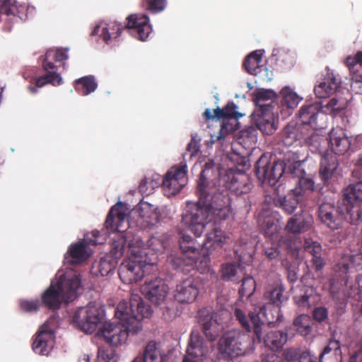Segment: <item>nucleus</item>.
<instances>
[{
    "label": "nucleus",
    "mask_w": 362,
    "mask_h": 362,
    "mask_svg": "<svg viewBox=\"0 0 362 362\" xmlns=\"http://www.w3.org/2000/svg\"><path fill=\"white\" fill-rule=\"evenodd\" d=\"M151 314V306L146 305L139 295L132 293L129 303L121 301L116 308L115 315L119 322H105L97 335L110 346H118L126 343L129 334L141 331V320L150 317Z\"/></svg>",
    "instance_id": "1"
},
{
    "label": "nucleus",
    "mask_w": 362,
    "mask_h": 362,
    "mask_svg": "<svg viewBox=\"0 0 362 362\" xmlns=\"http://www.w3.org/2000/svg\"><path fill=\"white\" fill-rule=\"evenodd\" d=\"M284 287L281 284L269 286L264 293V299L267 303L274 306L273 310H269L265 305L258 310L250 312L248 316L240 308H235L234 315L241 327L247 332L252 330L250 322L252 325L253 332L259 342L262 340V326L270 325L281 320L282 315L280 313V307L282 303L287 300L284 295Z\"/></svg>",
    "instance_id": "2"
},
{
    "label": "nucleus",
    "mask_w": 362,
    "mask_h": 362,
    "mask_svg": "<svg viewBox=\"0 0 362 362\" xmlns=\"http://www.w3.org/2000/svg\"><path fill=\"white\" fill-rule=\"evenodd\" d=\"M127 20L125 27H123L121 23H117L104 27L96 25L91 35H99L106 43H108L112 38L116 39L119 37L122 30L127 28L132 35L141 41L148 38L151 33V27L147 15L134 14L129 16Z\"/></svg>",
    "instance_id": "3"
},
{
    "label": "nucleus",
    "mask_w": 362,
    "mask_h": 362,
    "mask_svg": "<svg viewBox=\"0 0 362 362\" xmlns=\"http://www.w3.org/2000/svg\"><path fill=\"white\" fill-rule=\"evenodd\" d=\"M81 286V279L77 275L70 278L60 277L42 294L41 303L49 310H58L62 302L68 303L73 301L77 296V290Z\"/></svg>",
    "instance_id": "4"
},
{
    "label": "nucleus",
    "mask_w": 362,
    "mask_h": 362,
    "mask_svg": "<svg viewBox=\"0 0 362 362\" xmlns=\"http://www.w3.org/2000/svg\"><path fill=\"white\" fill-rule=\"evenodd\" d=\"M301 162L296 160L291 164H285L281 161L271 163L269 157L262 155L255 165V173L258 180L262 183L274 186L286 170L291 174H296L300 170Z\"/></svg>",
    "instance_id": "5"
},
{
    "label": "nucleus",
    "mask_w": 362,
    "mask_h": 362,
    "mask_svg": "<svg viewBox=\"0 0 362 362\" xmlns=\"http://www.w3.org/2000/svg\"><path fill=\"white\" fill-rule=\"evenodd\" d=\"M198 202L182 215L183 224L197 237H200L211 222L206 206V194L197 193Z\"/></svg>",
    "instance_id": "6"
},
{
    "label": "nucleus",
    "mask_w": 362,
    "mask_h": 362,
    "mask_svg": "<svg viewBox=\"0 0 362 362\" xmlns=\"http://www.w3.org/2000/svg\"><path fill=\"white\" fill-rule=\"evenodd\" d=\"M206 204L209 210L210 221L217 226L228 220L233 211L230 198L228 193L216 189L215 192L206 193Z\"/></svg>",
    "instance_id": "7"
},
{
    "label": "nucleus",
    "mask_w": 362,
    "mask_h": 362,
    "mask_svg": "<svg viewBox=\"0 0 362 362\" xmlns=\"http://www.w3.org/2000/svg\"><path fill=\"white\" fill-rule=\"evenodd\" d=\"M341 202L349 222L357 224L362 219V181L349 184L343 189Z\"/></svg>",
    "instance_id": "8"
},
{
    "label": "nucleus",
    "mask_w": 362,
    "mask_h": 362,
    "mask_svg": "<svg viewBox=\"0 0 362 362\" xmlns=\"http://www.w3.org/2000/svg\"><path fill=\"white\" fill-rule=\"evenodd\" d=\"M251 341L248 334L238 330L226 332L220 339L218 346L220 351L233 358L244 355L248 350Z\"/></svg>",
    "instance_id": "9"
},
{
    "label": "nucleus",
    "mask_w": 362,
    "mask_h": 362,
    "mask_svg": "<svg viewBox=\"0 0 362 362\" xmlns=\"http://www.w3.org/2000/svg\"><path fill=\"white\" fill-rule=\"evenodd\" d=\"M224 315H228V313L227 312H214L209 308H203L198 311V322L209 341H215L223 332Z\"/></svg>",
    "instance_id": "10"
},
{
    "label": "nucleus",
    "mask_w": 362,
    "mask_h": 362,
    "mask_svg": "<svg viewBox=\"0 0 362 362\" xmlns=\"http://www.w3.org/2000/svg\"><path fill=\"white\" fill-rule=\"evenodd\" d=\"M104 317V310L95 303L78 309L72 317L73 323L86 333H93Z\"/></svg>",
    "instance_id": "11"
},
{
    "label": "nucleus",
    "mask_w": 362,
    "mask_h": 362,
    "mask_svg": "<svg viewBox=\"0 0 362 362\" xmlns=\"http://www.w3.org/2000/svg\"><path fill=\"white\" fill-rule=\"evenodd\" d=\"M321 103H315L300 107L298 112L300 124L305 129H321L326 127L327 116L322 110Z\"/></svg>",
    "instance_id": "12"
},
{
    "label": "nucleus",
    "mask_w": 362,
    "mask_h": 362,
    "mask_svg": "<svg viewBox=\"0 0 362 362\" xmlns=\"http://www.w3.org/2000/svg\"><path fill=\"white\" fill-rule=\"evenodd\" d=\"M187 166L183 161L173 166L162 178V186L168 196L175 195L187 182Z\"/></svg>",
    "instance_id": "13"
},
{
    "label": "nucleus",
    "mask_w": 362,
    "mask_h": 362,
    "mask_svg": "<svg viewBox=\"0 0 362 362\" xmlns=\"http://www.w3.org/2000/svg\"><path fill=\"white\" fill-rule=\"evenodd\" d=\"M236 109L237 106L233 101L228 102L222 109L216 108L217 119H223L220 132L216 137L217 141L223 139L227 134L236 130L237 119L243 116Z\"/></svg>",
    "instance_id": "14"
},
{
    "label": "nucleus",
    "mask_w": 362,
    "mask_h": 362,
    "mask_svg": "<svg viewBox=\"0 0 362 362\" xmlns=\"http://www.w3.org/2000/svg\"><path fill=\"white\" fill-rule=\"evenodd\" d=\"M318 217L332 230L337 229L344 218L349 221V216L346 215L342 202L337 207L329 202L322 203L318 209Z\"/></svg>",
    "instance_id": "15"
},
{
    "label": "nucleus",
    "mask_w": 362,
    "mask_h": 362,
    "mask_svg": "<svg viewBox=\"0 0 362 362\" xmlns=\"http://www.w3.org/2000/svg\"><path fill=\"white\" fill-rule=\"evenodd\" d=\"M146 264L137 257L122 262L119 268L120 279L125 284H133L140 281L144 276Z\"/></svg>",
    "instance_id": "16"
},
{
    "label": "nucleus",
    "mask_w": 362,
    "mask_h": 362,
    "mask_svg": "<svg viewBox=\"0 0 362 362\" xmlns=\"http://www.w3.org/2000/svg\"><path fill=\"white\" fill-rule=\"evenodd\" d=\"M169 288L161 279L156 278L151 281H146L141 287V292L152 303L159 305L166 299Z\"/></svg>",
    "instance_id": "17"
},
{
    "label": "nucleus",
    "mask_w": 362,
    "mask_h": 362,
    "mask_svg": "<svg viewBox=\"0 0 362 362\" xmlns=\"http://www.w3.org/2000/svg\"><path fill=\"white\" fill-rule=\"evenodd\" d=\"M223 180L226 187L237 195L246 194L251 189L252 183L247 175L245 173L230 169L226 172Z\"/></svg>",
    "instance_id": "18"
},
{
    "label": "nucleus",
    "mask_w": 362,
    "mask_h": 362,
    "mask_svg": "<svg viewBox=\"0 0 362 362\" xmlns=\"http://www.w3.org/2000/svg\"><path fill=\"white\" fill-rule=\"evenodd\" d=\"M252 123L263 134H272L277 129L276 118L274 116L273 110L255 109L252 115Z\"/></svg>",
    "instance_id": "19"
},
{
    "label": "nucleus",
    "mask_w": 362,
    "mask_h": 362,
    "mask_svg": "<svg viewBox=\"0 0 362 362\" xmlns=\"http://www.w3.org/2000/svg\"><path fill=\"white\" fill-rule=\"evenodd\" d=\"M54 344V332L47 329L46 325H43L35 335L32 348L35 353L47 356L52 349Z\"/></svg>",
    "instance_id": "20"
},
{
    "label": "nucleus",
    "mask_w": 362,
    "mask_h": 362,
    "mask_svg": "<svg viewBox=\"0 0 362 362\" xmlns=\"http://www.w3.org/2000/svg\"><path fill=\"white\" fill-rule=\"evenodd\" d=\"M198 294V283L192 278H187L177 284L174 298L180 303H191L195 300Z\"/></svg>",
    "instance_id": "21"
},
{
    "label": "nucleus",
    "mask_w": 362,
    "mask_h": 362,
    "mask_svg": "<svg viewBox=\"0 0 362 362\" xmlns=\"http://www.w3.org/2000/svg\"><path fill=\"white\" fill-rule=\"evenodd\" d=\"M209 351L203 338L199 334L192 333L187 349V356L182 362H199Z\"/></svg>",
    "instance_id": "22"
},
{
    "label": "nucleus",
    "mask_w": 362,
    "mask_h": 362,
    "mask_svg": "<svg viewBox=\"0 0 362 362\" xmlns=\"http://www.w3.org/2000/svg\"><path fill=\"white\" fill-rule=\"evenodd\" d=\"M126 219L127 214L122 209V204L119 202L110 210L105 222V228L111 232L122 233L125 230L123 224Z\"/></svg>",
    "instance_id": "23"
},
{
    "label": "nucleus",
    "mask_w": 362,
    "mask_h": 362,
    "mask_svg": "<svg viewBox=\"0 0 362 362\" xmlns=\"http://www.w3.org/2000/svg\"><path fill=\"white\" fill-rule=\"evenodd\" d=\"M346 65L351 74V88L356 93H362V74L358 67L362 68V52H358L354 57L346 59Z\"/></svg>",
    "instance_id": "24"
},
{
    "label": "nucleus",
    "mask_w": 362,
    "mask_h": 362,
    "mask_svg": "<svg viewBox=\"0 0 362 362\" xmlns=\"http://www.w3.org/2000/svg\"><path fill=\"white\" fill-rule=\"evenodd\" d=\"M228 237L226 232L218 226H214L211 231L206 235L203 243V250L206 252L212 253L215 250L221 249L227 243Z\"/></svg>",
    "instance_id": "25"
},
{
    "label": "nucleus",
    "mask_w": 362,
    "mask_h": 362,
    "mask_svg": "<svg viewBox=\"0 0 362 362\" xmlns=\"http://www.w3.org/2000/svg\"><path fill=\"white\" fill-rule=\"evenodd\" d=\"M303 247L305 251L311 256L310 262L312 269L315 272L322 271L326 262L320 243L311 239H305Z\"/></svg>",
    "instance_id": "26"
},
{
    "label": "nucleus",
    "mask_w": 362,
    "mask_h": 362,
    "mask_svg": "<svg viewBox=\"0 0 362 362\" xmlns=\"http://www.w3.org/2000/svg\"><path fill=\"white\" fill-rule=\"evenodd\" d=\"M328 144L332 151L338 155H344L350 148L351 143L342 129H333L329 134Z\"/></svg>",
    "instance_id": "27"
},
{
    "label": "nucleus",
    "mask_w": 362,
    "mask_h": 362,
    "mask_svg": "<svg viewBox=\"0 0 362 362\" xmlns=\"http://www.w3.org/2000/svg\"><path fill=\"white\" fill-rule=\"evenodd\" d=\"M304 129L300 124L295 122H289L281 133L283 144L286 146H291L297 141L303 139L306 134Z\"/></svg>",
    "instance_id": "28"
},
{
    "label": "nucleus",
    "mask_w": 362,
    "mask_h": 362,
    "mask_svg": "<svg viewBox=\"0 0 362 362\" xmlns=\"http://www.w3.org/2000/svg\"><path fill=\"white\" fill-rule=\"evenodd\" d=\"M338 160L333 155H324L320 161V177L325 185L327 184L336 174Z\"/></svg>",
    "instance_id": "29"
},
{
    "label": "nucleus",
    "mask_w": 362,
    "mask_h": 362,
    "mask_svg": "<svg viewBox=\"0 0 362 362\" xmlns=\"http://www.w3.org/2000/svg\"><path fill=\"white\" fill-rule=\"evenodd\" d=\"M312 223V218L303 213L297 214L288 220L286 229L293 234H299L309 230Z\"/></svg>",
    "instance_id": "30"
},
{
    "label": "nucleus",
    "mask_w": 362,
    "mask_h": 362,
    "mask_svg": "<svg viewBox=\"0 0 362 362\" xmlns=\"http://www.w3.org/2000/svg\"><path fill=\"white\" fill-rule=\"evenodd\" d=\"M68 49L64 48H52L48 49L42 60V67L44 71L53 70L57 68L53 62H65L68 59Z\"/></svg>",
    "instance_id": "31"
},
{
    "label": "nucleus",
    "mask_w": 362,
    "mask_h": 362,
    "mask_svg": "<svg viewBox=\"0 0 362 362\" xmlns=\"http://www.w3.org/2000/svg\"><path fill=\"white\" fill-rule=\"evenodd\" d=\"M214 165L215 163L212 160L204 164V166L200 173L199 179L197 182L196 193H201V194H203L209 192H213L218 189L214 184H211L209 181L210 173H213Z\"/></svg>",
    "instance_id": "32"
},
{
    "label": "nucleus",
    "mask_w": 362,
    "mask_h": 362,
    "mask_svg": "<svg viewBox=\"0 0 362 362\" xmlns=\"http://www.w3.org/2000/svg\"><path fill=\"white\" fill-rule=\"evenodd\" d=\"M138 221L143 227L147 228L156 225L160 221V214L151 205L144 203L138 209Z\"/></svg>",
    "instance_id": "33"
},
{
    "label": "nucleus",
    "mask_w": 362,
    "mask_h": 362,
    "mask_svg": "<svg viewBox=\"0 0 362 362\" xmlns=\"http://www.w3.org/2000/svg\"><path fill=\"white\" fill-rule=\"evenodd\" d=\"M89 257L87 245L85 241H79L71 245L65 256L67 262L76 264L86 260Z\"/></svg>",
    "instance_id": "34"
},
{
    "label": "nucleus",
    "mask_w": 362,
    "mask_h": 362,
    "mask_svg": "<svg viewBox=\"0 0 362 362\" xmlns=\"http://www.w3.org/2000/svg\"><path fill=\"white\" fill-rule=\"evenodd\" d=\"M258 225L266 237L273 238L281 229L279 220L272 215H259Z\"/></svg>",
    "instance_id": "35"
},
{
    "label": "nucleus",
    "mask_w": 362,
    "mask_h": 362,
    "mask_svg": "<svg viewBox=\"0 0 362 362\" xmlns=\"http://www.w3.org/2000/svg\"><path fill=\"white\" fill-rule=\"evenodd\" d=\"M197 255L198 254H180L172 257L170 262L175 269H180L183 273H189L195 269Z\"/></svg>",
    "instance_id": "36"
},
{
    "label": "nucleus",
    "mask_w": 362,
    "mask_h": 362,
    "mask_svg": "<svg viewBox=\"0 0 362 362\" xmlns=\"http://www.w3.org/2000/svg\"><path fill=\"white\" fill-rule=\"evenodd\" d=\"M339 86L340 82L337 81L336 78L329 76L317 85L314 88V91L317 98H326L337 92Z\"/></svg>",
    "instance_id": "37"
},
{
    "label": "nucleus",
    "mask_w": 362,
    "mask_h": 362,
    "mask_svg": "<svg viewBox=\"0 0 362 362\" xmlns=\"http://www.w3.org/2000/svg\"><path fill=\"white\" fill-rule=\"evenodd\" d=\"M287 338L286 332L280 330L271 331L264 338V343L271 350L279 351L286 342Z\"/></svg>",
    "instance_id": "38"
},
{
    "label": "nucleus",
    "mask_w": 362,
    "mask_h": 362,
    "mask_svg": "<svg viewBox=\"0 0 362 362\" xmlns=\"http://www.w3.org/2000/svg\"><path fill=\"white\" fill-rule=\"evenodd\" d=\"M97 87L98 83L93 76H86L74 81V88L81 95H88L94 92Z\"/></svg>",
    "instance_id": "39"
},
{
    "label": "nucleus",
    "mask_w": 362,
    "mask_h": 362,
    "mask_svg": "<svg viewBox=\"0 0 362 362\" xmlns=\"http://www.w3.org/2000/svg\"><path fill=\"white\" fill-rule=\"evenodd\" d=\"M302 199L296 194L293 191L287 194L283 198H279L275 201L276 205L279 206L288 214L295 211Z\"/></svg>",
    "instance_id": "40"
},
{
    "label": "nucleus",
    "mask_w": 362,
    "mask_h": 362,
    "mask_svg": "<svg viewBox=\"0 0 362 362\" xmlns=\"http://www.w3.org/2000/svg\"><path fill=\"white\" fill-rule=\"evenodd\" d=\"M276 96V93L272 90L262 89L257 91L254 95L256 109L266 110V107H268L269 110H273L272 103Z\"/></svg>",
    "instance_id": "41"
},
{
    "label": "nucleus",
    "mask_w": 362,
    "mask_h": 362,
    "mask_svg": "<svg viewBox=\"0 0 362 362\" xmlns=\"http://www.w3.org/2000/svg\"><path fill=\"white\" fill-rule=\"evenodd\" d=\"M300 243L296 238H293L289 235L281 237L279 241V247L281 251H284L293 258H297L299 255V248Z\"/></svg>",
    "instance_id": "42"
},
{
    "label": "nucleus",
    "mask_w": 362,
    "mask_h": 362,
    "mask_svg": "<svg viewBox=\"0 0 362 362\" xmlns=\"http://www.w3.org/2000/svg\"><path fill=\"white\" fill-rule=\"evenodd\" d=\"M140 359L144 362H164V356L161 354L157 343L151 341L145 347L142 359Z\"/></svg>",
    "instance_id": "43"
},
{
    "label": "nucleus",
    "mask_w": 362,
    "mask_h": 362,
    "mask_svg": "<svg viewBox=\"0 0 362 362\" xmlns=\"http://www.w3.org/2000/svg\"><path fill=\"white\" fill-rule=\"evenodd\" d=\"M162 183V177L158 174H153L151 177H145L141 180L139 186V192L145 196H148L153 190Z\"/></svg>",
    "instance_id": "44"
},
{
    "label": "nucleus",
    "mask_w": 362,
    "mask_h": 362,
    "mask_svg": "<svg viewBox=\"0 0 362 362\" xmlns=\"http://www.w3.org/2000/svg\"><path fill=\"white\" fill-rule=\"evenodd\" d=\"M313 324L311 317L305 314L298 315L293 320V325L297 332L304 337L311 333Z\"/></svg>",
    "instance_id": "45"
},
{
    "label": "nucleus",
    "mask_w": 362,
    "mask_h": 362,
    "mask_svg": "<svg viewBox=\"0 0 362 362\" xmlns=\"http://www.w3.org/2000/svg\"><path fill=\"white\" fill-rule=\"evenodd\" d=\"M262 54L259 50L254 51L247 56L243 64V66L247 72L251 74H257V69L262 61Z\"/></svg>",
    "instance_id": "46"
},
{
    "label": "nucleus",
    "mask_w": 362,
    "mask_h": 362,
    "mask_svg": "<svg viewBox=\"0 0 362 362\" xmlns=\"http://www.w3.org/2000/svg\"><path fill=\"white\" fill-rule=\"evenodd\" d=\"M46 74L38 77L36 80V86L41 88L46 84L50 83L53 86H59L62 83V78L59 74L53 70L45 71Z\"/></svg>",
    "instance_id": "47"
},
{
    "label": "nucleus",
    "mask_w": 362,
    "mask_h": 362,
    "mask_svg": "<svg viewBox=\"0 0 362 362\" xmlns=\"http://www.w3.org/2000/svg\"><path fill=\"white\" fill-rule=\"evenodd\" d=\"M313 293L314 289L312 287L304 286L301 293L293 297V300L299 308L308 309L311 307L310 298Z\"/></svg>",
    "instance_id": "48"
},
{
    "label": "nucleus",
    "mask_w": 362,
    "mask_h": 362,
    "mask_svg": "<svg viewBox=\"0 0 362 362\" xmlns=\"http://www.w3.org/2000/svg\"><path fill=\"white\" fill-rule=\"evenodd\" d=\"M281 95L283 98L281 101L282 106L286 107L288 109L293 110L296 107L301 100L295 92L288 87H285L281 90Z\"/></svg>",
    "instance_id": "49"
},
{
    "label": "nucleus",
    "mask_w": 362,
    "mask_h": 362,
    "mask_svg": "<svg viewBox=\"0 0 362 362\" xmlns=\"http://www.w3.org/2000/svg\"><path fill=\"white\" fill-rule=\"evenodd\" d=\"M314 189L315 182L313 179L303 177L298 180V186L291 191L302 199L307 193L313 192Z\"/></svg>",
    "instance_id": "50"
},
{
    "label": "nucleus",
    "mask_w": 362,
    "mask_h": 362,
    "mask_svg": "<svg viewBox=\"0 0 362 362\" xmlns=\"http://www.w3.org/2000/svg\"><path fill=\"white\" fill-rule=\"evenodd\" d=\"M346 105V102L339 100L336 98H333L323 106L322 110L326 115L329 114L335 116L345 109Z\"/></svg>",
    "instance_id": "51"
},
{
    "label": "nucleus",
    "mask_w": 362,
    "mask_h": 362,
    "mask_svg": "<svg viewBox=\"0 0 362 362\" xmlns=\"http://www.w3.org/2000/svg\"><path fill=\"white\" fill-rule=\"evenodd\" d=\"M0 13L1 16L7 17H20V8L16 4H12L11 0H0Z\"/></svg>",
    "instance_id": "52"
},
{
    "label": "nucleus",
    "mask_w": 362,
    "mask_h": 362,
    "mask_svg": "<svg viewBox=\"0 0 362 362\" xmlns=\"http://www.w3.org/2000/svg\"><path fill=\"white\" fill-rule=\"evenodd\" d=\"M240 269V264L235 262L223 264L221 270V276L224 280H233Z\"/></svg>",
    "instance_id": "53"
},
{
    "label": "nucleus",
    "mask_w": 362,
    "mask_h": 362,
    "mask_svg": "<svg viewBox=\"0 0 362 362\" xmlns=\"http://www.w3.org/2000/svg\"><path fill=\"white\" fill-rule=\"evenodd\" d=\"M142 5L146 10L152 13H158L163 11L166 6V0H142Z\"/></svg>",
    "instance_id": "54"
},
{
    "label": "nucleus",
    "mask_w": 362,
    "mask_h": 362,
    "mask_svg": "<svg viewBox=\"0 0 362 362\" xmlns=\"http://www.w3.org/2000/svg\"><path fill=\"white\" fill-rule=\"evenodd\" d=\"M211 254V253L206 252V255H204L199 259L196 258L195 269L201 274L207 273L209 271L211 266L209 255Z\"/></svg>",
    "instance_id": "55"
},
{
    "label": "nucleus",
    "mask_w": 362,
    "mask_h": 362,
    "mask_svg": "<svg viewBox=\"0 0 362 362\" xmlns=\"http://www.w3.org/2000/svg\"><path fill=\"white\" fill-rule=\"evenodd\" d=\"M41 302L38 299L35 300H21L20 307L21 309L25 313H35L37 312L40 305Z\"/></svg>",
    "instance_id": "56"
},
{
    "label": "nucleus",
    "mask_w": 362,
    "mask_h": 362,
    "mask_svg": "<svg viewBox=\"0 0 362 362\" xmlns=\"http://www.w3.org/2000/svg\"><path fill=\"white\" fill-rule=\"evenodd\" d=\"M255 290V281L251 276L243 278L239 293L245 296H250Z\"/></svg>",
    "instance_id": "57"
},
{
    "label": "nucleus",
    "mask_w": 362,
    "mask_h": 362,
    "mask_svg": "<svg viewBox=\"0 0 362 362\" xmlns=\"http://www.w3.org/2000/svg\"><path fill=\"white\" fill-rule=\"evenodd\" d=\"M98 357L104 362H115V351L112 349H105L99 347L98 351Z\"/></svg>",
    "instance_id": "58"
},
{
    "label": "nucleus",
    "mask_w": 362,
    "mask_h": 362,
    "mask_svg": "<svg viewBox=\"0 0 362 362\" xmlns=\"http://www.w3.org/2000/svg\"><path fill=\"white\" fill-rule=\"evenodd\" d=\"M126 240L123 236L118 238V240H113L112 243V252L115 255L121 256L123 254L125 247Z\"/></svg>",
    "instance_id": "59"
},
{
    "label": "nucleus",
    "mask_w": 362,
    "mask_h": 362,
    "mask_svg": "<svg viewBox=\"0 0 362 362\" xmlns=\"http://www.w3.org/2000/svg\"><path fill=\"white\" fill-rule=\"evenodd\" d=\"M340 349L339 341L335 339H331L327 346H326L322 352L320 354L319 356V362H322V358L325 355L331 352V351L334 350L337 351Z\"/></svg>",
    "instance_id": "60"
},
{
    "label": "nucleus",
    "mask_w": 362,
    "mask_h": 362,
    "mask_svg": "<svg viewBox=\"0 0 362 362\" xmlns=\"http://www.w3.org/2000/svg\"><path fill=\"white\" fill-rule=\"evenodd\" d=\"M91 237L89 236V234H87L85 237V241L87 243L93 245H96L98 244H101L103 242L100 240L101 233L98 230H94L90 233Z\"/></svg>",
    "instance_id": "61"
},
{
    "label": "nucleus",
    "mask_w": 362,
    "mask_h": 362,
    "mask_svg": "<svg viewBox=\"0 0 362 362\" xmlns=\"http://www.w3.org/2000/svg\"><path fill=\"white\" fill-rule=\"evenodd\" d=\"M114 269L113 264L104 259H101L99 264V272L102 276H107L109 273H110Z\"/></svg>",
    "instance_id": "62"
},
{
    "label": "nucleus",
    "mask_w": 362,
    "mask_h": 362,
    "mask_svg": "<svg viewBox=\"0 0 362 362\" xmlns=\"http://www.w3.org/2000/svg\"><path fill=\"white\" fill-rule=\"evenodd\" d=\"M313 315L315 320L322 322L327 317V310L324 307L315 308Z\"/></svg>",
    "instance_id": "63"
},
{
    "label": "nucleus",
    "mask_w": 362,
    "mask_h": 362,
    "mask_svg": "<svg viewBox=\"0 0 362 362\" xmlns=\"http://www.w3.org/2000/svg\"><path fill=\"white\" fill-rule=\"evenodd\" d=\"M353 177L362 181V155L359 157L356 167L352 172Z\"/></svg>",
    "instance_id": "64"
}]
</instances>
